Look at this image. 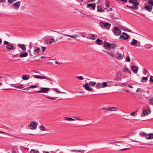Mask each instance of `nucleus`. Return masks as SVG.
I'll list each match as a JSON object with an SVG mask.
<instances>
[{"mask_svg":"<svg viewBox=\"0 0 153 153\" xmlns=\"http://www.w3.org/2000/svg\"><path fill=\"white\" fill-rule=\"evenodd\" d=\"M139 134L142 137H145L147 139L153 138V134H147L144 132H140Z\"/></svg>","mask_w":153,"mask_h":153,"instance_id":"f257e3e1","label":"nucleus"},{"mask_svg":"<svg viewBox=\"0 0 153 153\" xmlns=\"http://www.w3.org/2000/svg\"><path fill=\"white\" fill-rule=\"evenodd\" d=\"M104 46L105 47H107L108 48L113 49L116 47V45L114 44H109L108 42H104Z\"/></svg>","mask_w":153,"mask_h":153,"instance_id":"f03ea898","label":"nucleus"},{"mask_svg":"<svg viewBox=\"0 0 153 153\" xmlns=\"http://www.w3.org/2000/svg\"><path fill=\"white\" fill-rule=\"evenodd\" d=\"M39 91H35V92L38 93H47L49 91L50 88H40Z\"/></svg>","mask_w":153,"mask_h":153,"instance_id":"7ed1b4c3","label":"nucleus"},{"mask_svg":"<svg viewBox=\"0 0 153 153\" xmlns=\"http://www.w3.org/2000/svg\"><path fill=\"white\" fill-rule=\"evenodd\" d=\"M100 25L102 27H105L107 29H108L111 26V25L110 24L106 22H100Z\"/></svg>","mask_w":153,"mask_h":153,"instance_id":"20e7f679","label":"nucleus"},{"mask_svg":"<svg viewBox=\"0 0 153 153\" xmlns=\"http://www.w3.org/2000/svg\"><path fill=\"white\" fill-rule=\"evenodd\" d=\"M33 77L35 78H39L40 79H45L50 81H52V79H51L45 76H42L37 75H33Z\"/></svg>","mask_w":153,"mask_h":153,"instance_id":"39448f33","label":"nucleus"},{"mask_svg":"<svg viewBox=\"0 0 153 153\" xmlns=\"http://www.w3.org/2000/svg\"><path fill=\"white\" fill-rule=\"evenodd\" d=\"M113 30L116 36H119L121 33V30L117 27H114Z\"/></svg>","mask_w":153,"mask_h":153,"instance_id":"423d86ee","label":"nucleus"},{"mask_svg":"<svg viewBox=\"0 0 153 153\" xmlns=\"http://www.w3.org/2000/svg\"><path fill=\"white\" fill-rule=\"evenodd\" d=\"M151 113V110L149 109H144L143 112L141 114L142 117H144V116L149 114Z\"/></svg>","mask_w":153,"mask_h":153,"instance_id":"0eeeda50","label":"nucleus"},{"mask_svg":"<svg viewBox=\"0 0 153 153\" xmlns=\"http://www.w3.org/2000/svg\"><path fill=\"white\" fill-rule=\"evenodd\" d=\"M129 38V36L125 33L124 32L122 33V35L120 36L119 38L120 39L125 40L126 39H128Z\"/></svg>","mask_w":153,"mask_h":153,"instance_id":"6e6552de","label":"nucleus"},{"mask_svg":"<svg viewBox=\"0 0 153 153\" xmlns=\"http://www.w3.org/2000/svg\"><path fill=\"white\" fill-rule=\"evenodd\" d=\"M37 125L36 123L31 122L29 126L30 128L32 130H35L37 128Z\"/></svg>","mask_w":153,"mask_h":153,"instance_id":"1a4fd4ad","label":"nucleus"},{"mask_svg":"<svg viewBox=\"0 0 153 153\" xmlns=\"http://www.w3.org/2000/svg\"><path fill=\"white\" fill-rule=\"evenodd\" d=\"M89 85L88 83H86L83 85V87L87 91H91L93 90V89L89 86Z\"/></svg>","mask_w":153,"mask_h":153,"instance_id":"9d476101","label":"nucleus"},{"mask_svg":"<svg viewBox=\"0 0 153 153\" xmlns=\"http://www.w3.org/2000/svg\"><path fill=\"white\" fill-rule=\"evenodd\" d=\"M13 8L15 9H18L19 8L20 6V3L19 1H17L13 4Z\"/></svg>","mask_w":153,"mask_h":153,"instance_id":"9b49d317","label":"nucleus"},{"mask_svg":"<svg viewBox=\"0 0 153 153\" xmlns=\"http://www.w3.org/2000/svg\"><path fill=\"white\" fill-rule=\"evenodd\" d=\"M6 48L8 49L11 50H15V48H14L13 46V44L11 43H10L8 45H7L6 46Z\"/></svg>","mask_w":153,"mask_h":153,"instance_id":"f8f14e48","label":"nucleus"},{"mask_svg":"<svg viewBox=\"0 0 153 153\" xmlns=\"http://www.w3.org/2000/svg\"><path fill=\"white\" fill-rule=\"evenodd\" d=\"M62 34L64 36H68V37H69L73 38H76L78 37L79 36V35L78 34H74V35H69L64 34H63V33H62Z\"/></svg>","mask_w":153,"mask_h":153,"instance_id":"ddd939ff","label":"nucleus"},{"mask_svg":"<svg viewBox=\"0 0 153 153\" xmlns=\"http://www.w3.org/2000/svg\"><path fill=\"white\" fill-rule=\"evenodd\" d=\"M131 68L133 73L134 74H136L138 71V68L134 65H132Z\"/></svg>","mask_w":153,"mask_h":153,"instance_id":"4468645a","label":"nucleus"},{"mask_svg":"<svg viewBox=\"0 0 153 153\" xmlns=\"http://www.w3.org/2000/svg\"><path fill=\"white\" fill-rule=\"evenodd\" d=\"M18 46L20 48L22 51H25L26 50V48L24 44H18Z\"/></svg>","mask_w":153,"mask_h":153,"instance_id":"2eb2a0df","label":"nucleus"},{"mask_svg":"<svg viewBox=\"0 0 153 153\" xmlns=\"http://www.w3.org/2000/svg\"><path fill=\"white\" fill-rule=\"evenodd\" d=\"M106 110L109 111H116L117 110V108L114 107H108L106 108Z\"/></svg>","mask_w":153,"mask_h":153,"instance_id":"dca6fc26","label":"nucleus"},{"mask_svg":"<svg viewBox=\"0 0 153 153\" xmlns=\"http://www.w3.org/2000/svg\"><path fill=\"white\" fill-rule=\"evenodd\" d=\"M106 52L109 55H110L112 57L115 58L117 57V55L114 52H109V51H106Z\"/></svg>","mask_w":153,"mask_h":153,"instance_id":"f3484780","label":"nucleus"},{"mask_svg":"<svg viewBox=\"0 0 153 153\" xmlns=\"http://www.w3.org/2000/svg\"><path fill=\"white\" fill-rule=\"evenodd\" d=\"M129 3H131L133 4L134 5L137 6L139 5L137 2V0H129Z\"/></svg>","mask_w":153,"mask_h":153,"instance_id":"a211bd4d","label":"nucleus"},{"mask_svg":"<svg viewBox=\"0 0 153 153\" xmlns=\"http://www.w3.org/2000/svg\"><path fill=\"white\" fill-rule=\"evenodd\" d=\"M30 77V76L28 74L25 75H23L22 77V79L23 80H27Z\"/></svg>","mask_w":153,"mask_h":153,"instance_id":"6ab92c4d","label":"nucleus"},{"mask_svg":"<svg viewBox=\"0 0 153 153\" xmlns=\"http://www.w3.org/2000/svg\"><path fill=\"white\" fill-rule=\"evenodd\" d=\"M87 7H91L93 8V10H94L96 7V5L95 4H88L87 5Z\"/></svg>","mask_w":153,"mask_h":153,"instance_id":"aec40b11","label":"nucleus"},{"mask_svg":"<svg viewBox=\"0 0 153 153\" xmlns=\"http://www.w3.org/2000/svg\"><path fill=\"white\" fill-rule=\"evenodd\" d=\"M137 42L138 41L137 40L134 39H132V41L130 43V44L132 45L136 46L137 45Z\"/></svg>","mask_w":153,"mask_h":153,"instance_id":"412c9836","label":"nucleus"},{"mask_svg":"<svg viewBox=\"0 0 153 153\" xmlns=\"http://www.w3.org/2000/svg\"><path fill=\"white\" fill-rule=\"evenodd\" d=\"M28 53L27 52H25L21 54L19 56V58H21L22 57H26L28 56Z\"/></svg>","mask_w":153,"mask_h":153,"instance_id":"4be33fe9","label":"nucleus"},{"mask_svg":"<svg viewBox=\"0 0 153 153\" xmlns=\"http://www.w3.org/2000/svg\"><path fill=\"white\" fill-rule=\"evenodd\" d=\"M145 7L147 11L149 12L151 11L152 7L150 5H146L145 6Z\"/></svg>","mask_w":153,"mask_h":153,"instance_id":"5701e85b","label":"nucleus"},{"mask_svg":"<svg viewBox=\"0 0 153 153\" xmlns=\"http://www.w3.org/2000/svg\"><path fill=\"white\" fill-rule=\"evenodd\" d=\"M40 51V49L39 48H38L35 49L33 51L34 54L35 55L38 54L39 51Z\"/></svg>","mask_w":153,"mask_h":153,"instance_id":"b1692460","label":"nucleus"},{"mask_svg":"<svg viewBox=\"0 0 153 153\" xmlns=\"http://www.w3.org/2000/svg\"><path fill=\"white\" fill-rule=\"evenodd\" d=\"M126 6L127 7L129 8H131L136 10H137L138 8V6L136 5H134L133 6H130L127 5Z\"/></svg>","mask_w":153,"mask_h":153,"instance_id":"393cba45","label":"nucleus"},{"mask_svg":"<svg viewBox=\"0 0 153 153\" xmlns=\"http://www.w3.org/2000/svg\"><path fill=\"white\" fill-rule=\"evenodd\" d=\"M98 12H100L102 13H103L105 12V10L102 9V8L100 6H98L97 7V10Z\"/></svg>","mask_w":153,"mask_h":153,"instance_id":"a878e982","label":"nucleus"},{"mask_svg":"<svg viewBox=\"0 0 153 153\" xmlns=\"http://www.w3.org/2000/svg\"><path fill=\"white\" fill-rule=\"evenodd\" d=\"M124 53H123V54L120 53L118 56L116 57L117 59L119 60H121L123 59V55Z\"/></svg>","mask_w":153,"mask_h":153,"instance_id":"bb28decb","label":"nucleus"},{"mask_svg":"<svg viewBox=\"0 0 153 153\" xmlns=\"http://www.w3.org/2000/svg\"><path fill=\"white\" fill-rule=\"evenodd\" d=\"M96 43L99 45H102L103 43V42L102 40H100L99 39H97L96 40Z\"/></svg>","mask_w":153,"mask_h":153,"instance_id":"cd10ccee","label":"nucleus"},{"mask_svg":"<svg viewBox=\"0 0 153 153\" xmlns=\"http://www.w3.org/2000/svg\"><path fill=\"white\" fill-rule=\"evenodd\" d=\"M108 86V83L107 82H103L101 84V87L102 88H104L105 87H107Z\"/></svg>","mask_w":153,"mask_h":153,"instance_id":"c85d7f7f","label":"nucleus"},{"mask_svg":"<svg viewBox=\"0 0 153 153\" xmlns=\"http://www.w3.org/2000/svg\"><path fill=\"white\" fill-rule=\"evenodd\" d=\"M147 80V78L146 77H142L141 79V82H146Z\"/></svg>","mask_w":153,"mask_h":153,"instance_id":"c756f323","label":"nucleus"},{"mask_svg":"<svg viewBox=\"0 0 153 153\" xmlns=\"http://www.w3.org/2000/svg\"><path fill=\"white\" fill-rule=\"evenodd\" d=\"M64 119H65L66 120L68 121H72L75 120V119L70 118L69 117H65L64 118Z\"/></svg>","mask_w":153,"mask_h":153,"instance_id":"7c9ffc66","label":"nucleus"},{"mask_svg":"<svg viewBox=\"0 0 153 153\" xmlns=\"http://www.w3.org/2000/svg\"><path fill=\"white\" fill-rule=\"evenodd\" d=\"M91 39L92 40H94L96 39L97 38V36L96 35L91 34Z\"/></svg>","mask_w":153,"mask_h":153,"instance_id":"2f4dec72","label":"nucleus"},{"mask_svg":"<svg viewBox=\"0 0 153 153\" xmlns=\"http://www.w3.org/2000/svg\"><path fill=\"white\" fill-rule=\"evenodd\" d=\"M30 153H39V151L34 150V149H31L30 151Z\"/></svg>","mask_w":153,"mask_h":153,"instance_id":"473e14b6","label":"nucleus"},{"mask_svg":"<svg viewBox=\"0 0 153 153\" xmlns=\"http://www.w3.org/2000/svg\"><path fill=\"white\" fill-rule=\"evenodd\" d=\"M96 83L95 82H90L88 83L90 86L92 87L96 85Z\"/></svg>","mask_w":153,"mask_h":153,"instance_id":"72a5a7b5","label":"nucleus"},{"mask_svg":"<svg viewBox=\"0 0 153 153\" xmlns=\"http://www.w3.org/2000/svg\"><path fill=\"white\" fill-rule=\"evenodd\" d=\"M148 103L151 105L153 104V98L149 100Z\"/></svg>","mask_w":153,"mask_h":153,"instance_id":"f704fd0d","label":"nucleus"},{"mask_svg":"<svg viewBox=\"0 0 153 153\" xmlns=\"http://www.w3.org/2000/svg\"><path fill=\"white\" fill-rule=\"evenodd\" d=\"M15 87L16 88H22L25 87L23 85H16L15 86Z\"/></svg>","mask_w":153,"mask_h":153,"instance_id":"c9c22d12","label":"nucleus"},{"mask_svg":"<svg viewBox=\"0 0 153 153\" xmlns=\"http://www.w3.org/2000/svg\"><path fill=\"white\" fill-rule=\"evenodd\" d=\"M148 3L151 5L152 6H153V1L152 0H149L148 1Z\"/></svg>","mask_w":153,"mask_h":153,"instance_id":"e433bc0d","label":"nucleus"},{"mask_svg":"<svg viewBox=\"0 0 153 153\" xmlns=\"http://www.w3.org/2000/svg\"><path fill=\"white\" fill-rule=\"evenodd\" d=\"M76 77L79 79L80 80H83L84 79V78L83 76H76Z\"/></svg>","mask_w":153,"mask_h":153,"instance_id":"4c0bfd02","label":"nucleus"},{"mask_svg":"<svg viewBox=\"0 0 153 153\" xmlns=\"http://www.w3.org/2000/svg\"><path fill=\"white\" fill-rule=\"evenodd\" d=\"M55 40L53 38L50 39V40L49 42V43L48 42V44H51Z\"/></svg>","mask_w":153,"mask_h":153,"instance_id":"58836bf2","label":"nucleus"},{"mask_svg":"<svg viewBox=\"0 0 153 153\" xmlns=\"http://www.w3.org/2000/svg\"><path fill=\"white\" fill-rule=\"evenodd\" d=\"M38 87V85H33L29 87H28L29 88H37Z\"/></svg>","mask_w":153,"mask_h":153,"instance_id":"ea45409f","label":"nucleus"},{"mask_svg":"<svg viewBox=\"0 0 153 153\" xmlns=\"http://www.w3.org/2000/svg\"><path fill=\"white\" fill-rule=\"evenodd\" d=\"M84 151V150H71V152H83Z\"/></svg>","mask_w":153,"mask_h":153,"instance_id":"a19ab883","label":"nucleus"},{"mask_svg":"<svg viewBox=\"0 0 153 153\" xmlns=\"http://www.w3.org/2000/svg\"><path fill=\"white\" fill-rule=\"evenodd\" d=\"M52 90H53V91H56V92H59L60 93H64V92H61L59 90H58L57 89V88H53L52 89Z\"/></svg>","mask_w":153,"mask_h":153,"instance_id":"79ce46f5","label":"nucleus"},{"mask_svg":"<svg viewBox=\"0 0 153 153\" xmlns=\"http://www.w3.org/2000/svg\"><path fill=\"white\" fill-rule=\"evenodd\" d=\"M96 87L97 88H99V87L100 86H101V84L100 83H97V84H96Z\"/></svg>","mask_w":153,"mask_h":153,"instance_id":"37998d69","label":"nucleus"},{"mask_svg":"<svg viewBox=\"0 0 153 153\" xmlns=\"http://www.w3.org/2000/svg\"><path fill=\"white\" fill-rule=\"evenodd\" d=\"M39 127L40 129L42 131H44L45 130L44 127L42 125L40 126Z\"/></svg>","mask_w":153,"mask_h":153,"instance_id":"c03bdc74","label":"nucleus"},{"mask_svg":"<svg viewBox=\"0 0 153 153\" xmlns=\"http://www.w3.org/2000/svg\"><path fill=\"white\" fill-rule=\"evenodd\" d=\"M123 70L124 72H127L128 71L129 69L128 68L125 67L123 69Z\"/></svg>","mask_w":153,"mask_h":153,"instance_id":"a18cd8bd","label":"nucleus"},{"mask_svg":"<svg viewBox=\"0 0 153 153\" xmlns=\"http://www.w3.org/2000/svg\"><path fill=\"white\" fill-rule=\"evenodd\" d=\"M130 57H129V56H127L126 57V61H127V62H129L130 61Z\"/></svg>","mask_w":153,"mask_h":153,"instance_id":"49530a36","label":"nucleus"},{"mask_svg":"<svg viewBox=\"0 0 153 153\" xmlns=\"http://www.w3.org/2000/svg\"><path fill=\"white\" fill-rule=\"evenodd\" d=\"M80 35L83 37H85L86 34L84 33H80Z\"/></svg>","mask_w":153,"mask_h":153,"instance_id":"de8ad7c7","label":"nucleus"},{"mask_svg":"<svg viewBox=\"0 0 153 153\" xmlns=\"http://www.w3.org/2000/svg\"><path fill=\"white\" fill-rule=\"evenodd\" d=\"M46 98L48 99H50L53 100H56V98L55 97H46Z\"/></svg>","mask_w":153,"mask_h":153,"instance_id":"09e8293b","label":"nucleus"},{"mask_svg":"<svg viewBox=\"0 0 153 153\" xmlns=\"http://www.w3.org/2000/svg\"><path fill=\"white\" fill-rule=\"evenodd\" d=\"M74 118L76 120H78L80 121H83V119H81L79 117H74Z\"/></svg>","mask_w":153,"mask_h":153,"instance_id":"8fccbe9b","label":"nucleus"},{"mask_svg":"<svg viewBox=\"0 0 153 153\" xmlns=\"http://www.w3.org/2000/svg\"><path fill=\"white\" fill-rule=\"evenodd\" d=\"M10 43H9V42H7L6 41H4V45H8V44H9Z\"/></svg>","mask_w":153,"mask_h":153,"instance_id":"3c124183","label":"nucleus"},{"mask_svg":"<svg viewBox=\"0 0 153 153\" xmlns=\"http://www.w3.org/2000/svg\"><path fill=\"white\" fill-rule=\"evenodd\" d=\"M150 81L153 82V76H150Z\"/></svg>","mask_w":153,"mask_h":153,"instance_id":"603ef678","label":"nucleus"},{"mask_svg":"<svg viewBox=\"0 0 153 153\" xmlns=\"http://www.w3.org/2000/svg\"><path fill=\"white\" fill-rule=\"evenodd\" d=\"M46 48V47H42V52H43V51H45Z\"/></svg>","mask_w":153,"mask_h":153,"instance_id":"864d4df0","label":"nucleus"},{"mask_svg":"<svg viewBox=\"0 0 153 153\" xmlns=\"http://www.w3.org/2000/svg\"><path fill=\"white\" fill-rule=\"evenodd\" d=\"M8 1L9 3H12L14 2V0H8Z\"/></svg>","mask_w":153,"mask_h":153,"instance_id":"5fc2aeb1","label":"nucleus"},{"mask_svg":"<svg viewBox=\"0 0 153 153\" xmlns=\"http://www.w3.org/2000/svg\"><path fill=\"white\" fill-rule=\"evenodd\" d=\"M6 0H0V3H4L5 2Z\"/></svg>","mask_w":153,"mask_h":153,"instance_id":"6e6d98bb","label":"nucleus"},{"mask_svg":"<svg viewBox=\"0 0 153 153\" xmlns=\"http://www.w3.org/2000/svg\"><path fill=\"white\" fill-rule=\"evenodd\" d=\"M106 6L107 7H109V4L108 2H106L105 3Z\"/></svg>","mask_w":153,"mask_h":153,"instance_id":"4d7b16f0","label":"nucleus"},{"mask_svg":"<svg viewBox=\"0 0 153 153\" xmlns=\"http://www.w3.org/2000/svg\"><path fill=\"white\" fill-rule=\"evenodd\" d=\"M129 149V148H125V149H120V151H124V150H125L127 149Z\"/></svg>","mask_w":153,"mask_h":153,"instance_id":"13d9d810","label":"nucleus"},{"mask_svg":"<svg viewBox=\"0 0 153 153\" xmlns=\"http://www.w3.org/2000/svg\"><path fill=\"white\" fill-rule=\"evenodd\" d=\"M140 90H141V89L140 88H138L136 90V92H138V91H140Z\"/></svg>","mask_w":153,"mask_h":153,"instance_id":"bf43d9fd","label":"nucleus"},{"mask_svg":"<svg viewBox=\"0 0 153 153\" xmlns=\"http://www.w3.org/2000/svg\"><path fill=\"white\" fill-rule=\"evenodd\" d=\"M134 12L136 13H137L138 14H139V15H140L141 16H144V14H140V13H137V12H136V11H134Z\"/></svg>","mask_w":153,"mask_h":153,"instance_id":"052dcab7","label":"nucleus"},{"mask_svg":"<svg viewBox=\"0 0 153 153\" xmlns=\"http://www.w3.org/2000/svg\"><path fill=\"white\" fill-rule=\"evenodd\" d=\"M135 113V112H133L132 113H131L130 114L131 115H132V116H134V115Z\"/></svg>","mask_w":153,"mask_h":153,"instance_id":"680f3d73","label":"nucleus"},{"mask_svg":"<svg viewBox=\"0 0 153 153\" xmlns=\"http://www.w3.org/2000/svg\"><path fill=\"white\" fill-rule=\"evenodd\" d=\"M55 63L56 64H59L60 63L58 61H56L55 62Z\"/></svg>","mask_w":153,"mask_h":153,"instance_id":"e2e57ef3","label":"nucleus"},{"mask_svg":"<svg viewBox=\"0 0 153 153\" xmlns=\"http://www.w3.org/2000/svg\"><path fill=\"white\" fill-rule=\"evenodd\" d=\"M128 86L131 88H133V87L132 86H131L130 85H128Z\"/></svg>","mask_w":153,"mask_h":153,"instance_id":"0e129e2a","label":"nucleus"},{"mask_svg":"<svg viewBox=\"0 0 153 153\" xmlns=\"http://www.w3.org/2000/svg\"><path fill=\"white\" fill-rule=\"evenodd\" d=\"M124 91H126V92L128 93H129L130 91L126 90H124Z\"/></svg>","mask_w":153,"mask_h":153,"instance_id":"69168bd1","label":"nucleus"},{"mask_svg":"<svg viewBox=\"0 0 153 153\" xmlns=\"http://www.w3.org/2000/svg\"><path fill=\"white\" fill-rule=\"evenodd\" d=\"M2 42V39L0 38V44H1Z\"/></svg>","mask_w":153,"mask_h":153,"instance_id":"338daca9","label":"nucleus"},{"mask_svg":"<svg viewBox=\"0 0 153 153\" xmlns=\"http://www.w3.org/2000/svg\"><path fill=\"white\" fill-rule=\"evenodd\" d=\"M128 73L131 74V71H129V70H128Z\"/></svg>","mask_w":153,"mask_h":153,"instance_id":"774afa93","label":"nucleus"}]
</instances>
